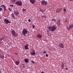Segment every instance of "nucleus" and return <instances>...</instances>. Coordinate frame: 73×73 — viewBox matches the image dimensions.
<instances>
[{
	"label": "nucleus",
	"mask_w": 73,
	"mask_h": 73,
	"mask_svg": "<svg viewBox=\"0 0 73 73\" xmlns=\"http://www.w3.org/2000/svg\"><path fill=\"white\" fill-rule=\"evenodd\" d=\"M28 21L29 22H31V20L30 19H29L28 20Z\"/></svg>",
	"instance_id": "obj_30"
},
{
	"label": "nucleus",
	"mask_w": 73,
	"mask_h": 73,
	"mask_svg": "<svg viewBox=\"0 0 73 73\" xmlns=\"http://www.w3.org/2000/svg\"><path fill=\"white\" fill-rule=\"evenodd\" d=\"M69 0V1H73V0Z\"/></svg>",
	"instance_id": "obj_42"
},
{
	"label": "nucleus",
	"mask_w": 73,
	"mask_h": 73,
	"mask_svg": "<svg viewBox=\"0 0 73 73\" xmlns=\"http://www.w3.org/2000/svg\"><path fill=\"white\" fill-rule=\"evenodd\" d=\"M10 7H13V5H9Z\"/></svg>",
	"instance_id": "obj_29"
},
{
	"label": "nucleus",
	"mask_w": 73,
	"mask_h": 73,
	"mask_svg": "<svg viewBox=\"0 0 73 73\" xmlns=\"http://www.w3.org/2000/svg\"><path fill=\"white\" fill-rule=\"evenodd\" d=\"M11 33H12V35H13L15 33V31H14V30H13V31H11Z\"/></svg>",
	"instance_id": "obj_23"
},
{
	"label": "nucleus",
	"mask_w": 73,
	"mask_h": 73,
	"mask_svg": "<svg viewBox=\"0 0 73 73\" xmlns=\"http://www.w3.org/2000/svg\"><path fill=\"white\" fill-rule=\"evenodd\" d=\"M60 20H58L57 22V24L58 25H60Z\"/></svg>",
	"instance_id": "obj_14"
},
{
	"label": "nucleus",
	"mask_w": 73,
	"mask_h": 73,
	"mask_svg": "<svg viewBox=\"0 0 73 73\" xmlns=\"http://www.w3.org/2000/svg\"><path fill=\"white\" fill-rule=\"evenodd\" d=\"M73 25L72 24H71L67 26V29L68 30H70V29H71L73 28Z\"/></svg>",
	"instance_id": "obj_4"
},
{
	"label": "nucleus",
	"mask_w": 73,
	"mask_h": 73,
	"mask_svg": "<svg viewBox=\"0 0 73 73\" xmlns=\"http://www.w3.org/2000/svg\"><path fill=\"white\" fill-rule=\"evenodd\" d=\"M15 64H16L17 65H18L19 64V63H20V62H19V60H17L15 62Z\"/></svg>",
	"instance_id": "obj_18"
},
{
	"label": "nucleus",
	"mask_w": 73,
	"mask_h": 73,
	"mask_svg": "<svg viewBox=\"0 0 73 73\" xmlns=\"http://www.w3.org/2000/svg\"><path fill=\"white\" fill-rule=\"evenodd\" d=\"M24 61L25 62H26V63H27V62H29V59L28 58H25V59H24Z\"/></svg>",
	"instance_id": "obj_13"
},
{
	"label": "nucleus",
	"mask_w": 73,
	"mask_h": 73,
	"mask_svg": "<svg viewBox=\"0 0 73 73\" xmlns=\"http://www.w3.org/2000/svg\"><path fill=\"white\" fill-rule=\"evenodd\" d=\"M42 4L43 5H46L47 2L44 0L42 1Z\"/></svg>",
	"instance_id": "obj_5"
},
{
	"label": "nucleus",
	"mask_w": 73,
	"mask_h": 73,
	"mask_svg": "<svg viewBox=\"0 0 73 73\" xmlns=\"http://www.w3.org/2000/svg\"><path fill=\"white\" fill-rule=\"evenodd\" d=\"M9 11H11V9L10 8H9Z\"/></svg>",
	"instance_id": "obj_38"
},
{
	"label": "nucleus",
	"mask_w": 73,
	"mask_h": 73,
	"mask_svg": "<svg viewBox=\"0 0 73 73\" xmlns=\"http://www.w3.org/2000/svg\"><path fill=\"white\" fill-rule=\"evenodd\" d=\"M33 28H35V26L34 25H33Z\"/></svg>",
	"instance_id": "obj_35"
},
{
	"label": "nucleus",
	"mask_w": 73,
	"mask_h": 73,
	"mask_svg": "<svg viewBox=\"0 0 73 73\" xmlns=\"http://www.w3.org/2000/svg\"><path fill=\"white\" fill-rule=\"evenodd\" d=\"M31 62H32V63H33V64H34V61H31Z\"/></svg>",
	"instance_id": "obj_34"
},
{
	"label": "nucleus",
	"mask_w": 73,
	"mask_h": 73,
	"mask_svg": "<svg viewBox=\"0 0 73 73\" xmlns=\"http://www.w3.org/2000/svg\"><path fill=\"white\" fill-rule=\"evenodd\" d=\"M66 11V9H64V12H65Z\"/></svg>",
	"instance_id": "obj_33"
},
{
	"label": "nucleus",
	"mask_w": 73,
	"mask_h": 73,
	"mask_svg": "<svg viewBox=\"0 0 73 73\" xmlns=\"http://www.w3.org/2000/svg\"><path fill=\"white\" fill-rule=\"evenodd\" d=\"M44 53H46V51H45L43 52Z\"/></svg>",
	"instance_id": "obj_32"
},
{
	"label": "nucleus",
	"mask_w": 73,
	"mask_h": 73,
	"mask_svg": "<svg viewBox=\"0 0 73 73\" xmlns=\"http://www.w3.org/2000/svg\"><path fill=\"white\" fill-rule=\"evenodd\" d=\"M52 21H53V22H54V23H55L56 21H57V20L56 19H52L51 20Z\"/></svg>",
	"instance_id": "obj_20"
},
{
	"label": "nucleus",
	"mask_w": 73,
	"mask_h": 73,
	"mask_svg": "<svg viewBox=\"0 0 73 73\" xmlns=\"http://www.w3.org/2000/svg\"><path fill=\"white\" fill-rule=\"evenodd\" d=\"M27 32H28V31H27V29H24L22 33L23 35L24 36H25L26 34H27Z\"/></svg>",
	"instance_id": "obj_2"
},
{
	"label": "nucleus",
	"mask_w": 73,
	"mask_h": 73,
	"mask_svg": "<svg viewBox=\"0 0 73 73\" xmlns=\"http://www.w3.org/2000/svg\"><path fill=\"white\" fill-rule=\"evenodd\" d=\"M3 39H4V37H1L0 38V40H3Z\"/></svg>",
	"instance_id": "obj_26"
},
{
	"label": "nucleus",
	"mask_w": 73,
	"mask_h": 73,
	"mask_svg": "<svg viewBox=\"0 0 73 73\" xmlns=\"http://www.w3.org/2000/svg\"><path fill=\"white\" fill-rule=\"evenodd\" d=\"M29 46V45L28 44H27L26 45H25V49H27V50H28V49H29V48L28 47Z\"/></svg>",
	"instance_id": "obj_11"
},
{
	"label": "nucleus",
	"mask_w": 73,
	"mask_h": 73,
	"mask_svg": "<svg viewBox=\"0 0 73 73\" xmlns=\"http://www.w3.org/2000/svg\"><path fill=\"white\" fill-rule=\"evenodd\" d=\"M42 10H40V11H41V12H42Z\"/></svg>",
	"instance_id": "obj_43"
},
{
	"label": "nucleus",
	"mask_w": 73,
	"mask_h": 73,
	"mask_svg": "<svg viewBox=\"0 0 73 73\" xmlns=\"http://www.w3.org/2000/svg\"><path fill=\"white\" fill-rule=\"evenodd\" d=\"M45 10H42V12H45Z\"/></svg>",
	"instance_id": "obj_31"
},
{
	"label": "nucleus",
	"mask_w": 73,
	"mask_h": 73,
	"mask_svg": "<svg viewBox=\"0 0 73 73\" xmlns=\"http://www.w3.org/2000/svg\"><path fill=\"white\" fill-rule=\"evenodd\" d=\"M36 37L39 39L41 38H42V35L40 34H39L37 35Z\"/></svg>",
	"instance_id": "obj_8"
},
{
	"label": "nucleus",
	"mask_w": 73,
	"mask_h": 73,
	"mask_svg": "<svg viewBox=\"0 0 73 73\" xmlns=\"http://www.w3.org/2000/svg\"><path fill=\"white\" fill-rule=\"evenodd\" d=\"M17 1V0H11V1L12 3H16V1Z\"/></svg>",
	"instance_id": "obj_22"
},
{
	"label": "nucleus",
	"mask_w": 73,
	"mask_h": 73,
	"mask_svg": "<svg viewBox=\"0 0 73 73\" xmlns=\"http://www.w3.org/2000/svg\"><path fill=\"white\" fill-rule=\"evenodd\" d=\"M31 54L32 56H35V50L33 51L32 52H31Z\"/></svg>",
	"instance_id": "obj_16"
},
{
	"label": "nucleus",
	"mask_w": 73,
	"mask_h": 73,
	"mask_svg": "<svg viewBox=\"0 0 73 73\" xmlns=\"http://www.w3.org/2000/svg\"><path fill=\"white\" fill-rule=\"evenodd\" d=\"M41 17L43 18H46V16L45 15H43Z\"/></svg>",
	"instance_id": "obj_25"
},
{
	"label": "nucleus",
	"mask_w": 73,
	"mask_h": 73,
	"mask_svg": "<svg viewBox=\"0 0 73 73\" xmlns=\"http://www.w3.org/2000/svg\"><path fill=\"white\" fill-rule=\"evenodd\" d=\"M61 66L62 69H63L64 68V66H65L64 65V64L62 62Z\"/></svg>",
	"instance_id": "obj_15"
},
{
	"label": "nucleus",
	"mask_w": 73,
	"mask_h": 73,
	"mask_svg": "<svg viewBox=\"0 0 73 73\" xmlns=\"http://www.w3.org/2000/svg\"><path fill=\"white\" fill-rule=\"evenodd\" d=\"M1 17H0V19H1Z\"/></svg>",
	"instance_id": "obj_44"
},
{
	"label": "nucleus",
	"mask_w": 73,
	"mask_h": 73,
	"mask_svg": "<svg viewBox=\"0 0 73 73\" xmlns=\"http://www.w3.org/2000/svg\"><path fill=\"white\" fill-rule=\"evenodd\" d=\"M15 37H17L18 36V34L15 33L13 35Z\"/></svg>",
	"instance_id": "obj_19"
},
{
	"label": "nucleus",
	"mask_w": 73,
	"mask_h": 73,
	"mask_svg": "<svg viewBox=\"0 0 73 73\" xmlns=\"http://www.w3.org/2000/svg\"><path fill=\"white\" fill-rule=\"evenodd\" d=\"M0 43H1V41L0 40Z\"/></svg>",
	"instance_id": "obj_45"
},
{
	"label": "nucleus",
	"mask_w": 73,
	"mask_h": 73,
	"mask_svg": "<svg viewBox=\"0 0 73 73\" xmlns=\"http://www.w3.org/2000/svg\"><path fill=\"white\" fill-rule=\"evenodd\" d=\"M56 29H57V27H56V26L55 25L50 27L49 29L50 31L51 32H54Z\"/></svg>",
	"instance_id": "obj_1"
},
{
	"label": "nucleus",
	"mask_w": 73,
	"mask_h": 73,
	"mask_svg": "<svg viewBox=\"0 0 73 73\" xmlns=\"http://www.w3.org/2000/svg\"><path fill=\"white\" fill-rule=\"evenodd\" d=\"M23 11H26V9H24V8H23L22 9Z\"/></svg>",
	"instance_id": "obj_28"
},
{
	"label": "nucleus",
	"mask_w": 73,
	"mask_h": 73,
	"mask_svg": "<svg viewBox=\"0 0 73 73\" xmlns=\"http://www.w3.org/2000/svg\"><path fill=\"white\" fill-rule=\"evenodd\" d=\"M15 55H16V54H17V55L18 54H17H17H16V53H15Z\"/></svg>",
	"instance_id": "obj_41"
},
{
	"label": "nucleus",
	"mask_w": 73,
	"mask_h": 73,
	"mask_svg": "<svg viewBox=\"0 0 73 73\" xmlns=\"http://www.w3.org/2000/svg\"><path fill=\"white\" fill-rule=\"evenodd\" d=\"M2 8H0V11H2Z\"/></svg>",
	"instance_id": "obj_37"
},
{
	"label": "nucleus",
	"mask_w": 73,
	"mask_h": 73,
	"mask_svg": "<svg viewBox=\"0 0 73 73\" xmlns=\"http://www.w3.org/2000/svg\"><path fill=\"white\" fill-rule=\"evenodd\" d=\"M59 46L60 48H64V44H62V43H59Z\"/></svg>",
	"instance_id": "obj_10"
},
{
	"label": "nucleus",
	"mask_w": 73,
	"mask_h": 73,
	"mask_svg": "<svg viewBox=\"0 0 73 73\" xmlns=\"http://www.w3.org/2000/svg\"><path fill=\"white\" fill-rule=\"evenodd\" d=\"M0 7L2 8H3L4 11H6L7 9H6L5 6L4 5H2L0 6Z\"/></svg>",
	"instance_id": "obj_9"
},
{
	"label": "nucleus",
	"mask_w": 73,
	"mask_h": 73,
	"mask_svg": "<svg viewBox=\"0 0 73 73\" xmlns=\"http://www.w3.org/2000/svg\"><path fill=\"white\" fill-rule=\"evenodd\" d=\"M0 58H1V59H2L3 60L4 59V56L0 55Z\"/></svg>",
	"instance_id": "obj_21"
},
{
	"label": "nucleus",
	"mask_w": 73,
	"mask_h": 73,
	"mask_svg": "<svg viewBox=\"0 0 73 73\" xmlns=\"http://www.w3.org/2000/svg\"><path fill=\"white\" fill-rule=\"evenodd\" d=\"M46 57H48V54H46Z\"/></svg>",
	"instance_id": "obj_36"
},
{
	"label": "nucleus",
	"mask_w": 73,
	"mask_h": 73,
	"mask_svg": "<svg viewBox=\"0 0 73 73\" xmlns=\"http://www.w3.org/2000/svg\"><path fill=\"white\" fill-rule=\"evenodd\" d=\"M15 4L19 6H21L22 4V2L20 1H17L15 2Z\"/></svg>",
	"instance_id": "obj_3"
},
{
	"label": "nucleus",
	"mask_w": 73,
	"mask_h": 73,
	"mask_svg": "<svg viewBox=\"0 0 73 73\" xmlns=\"http://www.w3.org/2000/svg\"><path fill=\"white\" fill-rule=\"evenodd\" d=\"M23 68H24V67H25V66L24 65V64H23Z\"/></svg>",
	"instance_id": "obj_40"
},
{
	"label": "nucleus",
	"mask_w": 73,
	"mask_h": 73,
	"mask_svg": "<svg viewBox=\"0 0 73 73\" xmlns=\"http://www.w3.org/2000/svg\"><path fill=\"white\" fill-rule=\"evenodd\" d=\"M4 21L5 23H6V24L11 23V21H8V19H4Z\"/></svg>",
	"instance_id": "obj_6"
},
{
	"label": "nucleus",
	"mask_w": 73,
	"mask_h": 73,
	"mask_svg": "<svg viewBox=\"0 0 73 73\" xmlns=\"http://www.w3.org/2000/svg\"><path fill=\"white\" fill-rule=\"evenodd\" d=\"M14 13L15 15H16L17 16H18V15H19V11L17 10H15L14 11Z\"/></svg>",
	"instance_id": "obj_7"
},
{
	"label": "nucleus",
	"mask_w": 73,
	"mask_h": 73,
	"mask_svg": "<svg viewBox=\"0 0 73 73\" xmlns=\"http://www.w3.org/2000/svg\"><path fill=\"white\" fill-rule=\"evenodd\" d=\"M66 70H68V68H66L65 69Z\"/></svg>",
	"instance_id": "obj_39"
},
{
	"label": "nucleus",
	"mask_w": 73,
	"mask_h": 73,
	"mask_svg": "<svg viewBox=\"0 0 73 73\" xmlns=\"http://www.w3.org/2000/svg\"><path fill=\"white\" fill-rule=\"evenodd\" d=\"M1 2V1H0V2Z\"/></svg>",
	"instance_id": "obj_46"
},
{
	"label": "nucleus",
	"mask_w": 73,
	"mask_h": 73,
	"mask_svg": "<svg viewBox=\"0 0 73 73\" xmlns=\"http://www.w3.org/2000/svg\"><path fill=\"white\" fill-rule=\"evenodd\" d=\"M30 1L32 4H34L35 2V0H30Z\"/></svg>",
	"instance_id": "obj_17"
},
{
	"label": "nucleus",
	"mask_w": 73,
	"mask_h": 73,
	"mask_svg": "<svg viewBox=\"0 0 73 73\" xmlns=\"http://www.w3.org/2000/svg\"><path fill=\"white\" fill-rule=\"evenodd\" d=\"M12 16V17L13 18H15V16L13 14V13H12V14L11 15Z\"/></svg>",
	"instance_id": "obj_24"
},
{
	"label": "nucleus",
	"mask_w": 73,
	"mask_h": 73,
	"mask_svg": "<svg viewBox=\"0 0 73 73\" xmlns=\"http://www.w3.org/2000/svg\"><path fill=\"white\" fill-rule=\"evenodd\" d=\"M62 9L60 8H59L58 9H57L56 10L57 12H60L61 11Z\"/></svg>",
	"instance_id": "obj_12"
},
{
	"label": "nucleus",
	"mask_w": 73,
	"mask_h": 73,
	"mask_svg": "<svg viewBox=\"0 0 73 73\" xmlns=\"http://www.w3.org/2000/svg\"><path fill=\"white\" fill-rule=\"evenodd\" d=\"M65 23H69V21H68L67 20H65Z\"/></svg>",
	"instance_id": "obj_27"
}]
</instances>
